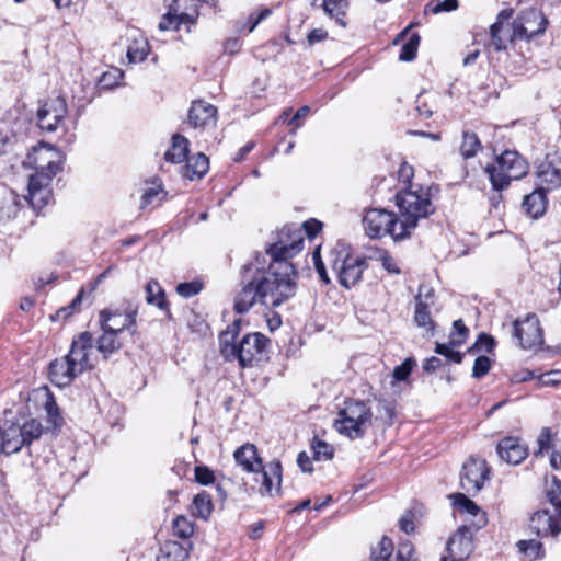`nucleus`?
<instances>
[{
    "instance_id": "26",
    "label": "nucleus",
    "mask_w": 561,
    "mask_h": 561,
    "mask_svg": "<svg viewBox=\"0 0 561 561\" xmlns=\"http://www.w3.org/2000/svg\"><path fill=\"white\" fill-rule=\"evenodd\" d=\"M522 207L533 218L542 216L547 207L546 192L537 187L524 197Z\"/></svg>"
},
{
    "instance_id": "23",
    "label": "nucleus",
    "mask_w": 561,
    "mask_h": 561,
    "mask_svg": "<svg viewBox=\"0 0 561 561\" xmlns=\"http://www.w3.org/2000/svg\"><path fill=\"white\" fill-rule=\"evenodd\" d=\"M216 114L217 108L214 105L203 101H196L192 103L190 108L188 122L195 128L207 127L215 125Z\"/></svg>"
},
{
    "instance_id": "8",
    "label": "nucleus",
    "mask_w": 561,
    "mask_h": 561,
    "mask_svg": "<svg viewBox=\"0 0 561 561\" xmlns=\"http://www.w3.org/2000/svg\"><path fill=\"white\" fill-rule=\"evenodd\" d=\"M485 173L493 187L506 188L511 181L519 180L528 173V163L516 150H505L495 164H489Z\"/></svg>"
},
{
    "instance_id": "19",
    "label": "nucleus",
    "mask_w": 561,
    "mask_h": 561,
    "mask_svg": "<svg viewBox=\"0 0 561 561\" xmlns=\"http://www.w3.org/2000/svg\"><path fill=\"white\" fill-rule=\"evenodd\" d=\"M515 26H523L527 31L522 32V38L529 41L531 37L541 34L546 30L547 21L543 14L537 9H529L524 11L514 21Z\"/></svg>"
},
{
    "instance_id": "37",
    "label": "nucleus",
    "mask_w": 561,
    "mask_h": 561,
    "mask_svg": "<svg viewBox=\"0 0 561 561\" xmlns=\"http://www.w3.org/2000/svg\"><path fill=\"white\" fill-rule=\"evenodd\" d=\"M430 302H416L414 312L415 323L427 331L434 329V321L430 313Z\"/></svg>"
},
{
    "instance_id": "50",
    "label": "nucleus",
    "mask_w": 561,
    "mask_h": 561,
    "mask_svg": "<svg viewBox=\"0 0 561 561\" xmlns=\"http://www.w3.org/2000/svg\"><path fill=\"white\" fill-rule=\"evenodd\" d=\"M454 346L444 343H437L435 347V352L439 355L445 356L448 360L454 362L456 364H460L462 362L463 355L460 352L454 351Z\"/></svg>"
},
{
    "instance_id": "48",
    "label": "nucleus",
    "mask_w": 561,
    "mask_h": 561,
    "mask_svg": "<svg viewBox=\"0 0 561 561\" xmlns=\"http://www.w3.org/2000/svg\"><path fill=\"white\" fill-rule=\"evenodd\" d=\"M415 365H416L415 359H413L411 357L407 358L401 365L397 366L393 369V373H392L393 379L396 381L405 380L410 376V374Z\"/></svg>"
},
{
    "instance_id": "58",
    "label": "nucleus",
    "mask_w": 561,
    "mask_h": 561,
    "mask_svg": "<svg viewBox=\"0 0 561 561\" xmlns=\"http://www.w3.org/2000/svg\"><path fill=\"white\" fill-rule=\"evenodd\" d=\"M322 228V224L317 219H310L304 222L305 233L309 238L316 237Z\"/></svg>"
},
{
    "instance_id": "61",
    "label": "nucleus",
    "mask_w": 561,
    "mask_h": 561,
    "mask_svg": "<svg viewBox=\"0 0 561 561\" xmlns=\"http://www.w3.org/2000/svg\"><path fill=\"white\" fill-rule=\"evenodd\" d=\"M416 110L420 113V115L425 118L431 117L433 114L432 108L428 106L426 100L422 94H420L416 99Z\"/></svg>"
},
{
    "instance_id": "35",
    "label": "nucleus",
    "mask_w": 561,
    "mask_h": 561,
    "mask_svg": "<svg viewBox=\"0 0 561 561\" xmlns=\"http://www.w3.org/2000/svg\"><path fill=\"white\" fill-rule=\"evenodd\" d=\"M482 149V145L473 131H463L460 145V154L465 159L474 157Z\"/></svg>"
},
{
    "instance_id": "31",
    "label": "nucleus",
    "mask_w": 561,
    "mask_h": 561,
    "mask_svg": "<svg viewBox=\"0 0 561 561\" xmlns=\"http://www.w3.org/2000/svg\"><path fill=\"white\" fill-rule=\"evenodd\" d=\"M188 551L176 541L164 542L159 550L156 561H186Z\"/></svg>"
},
{
    "instance_id": "27",
    "label": "nucleus",
    "mask_w": 561,
    "mask_h": 561,
    "mask_svg": "<svg viewBox=\"0 0 561 561\" xmlns=\"http://www.w3.org/2000/svg\"><path fill=\"white\" fill-rule=\"evenodd\" d=\"M38 394L43 397V408L46 412L47 423L54 430L60 428L62 426L64 419L54 396L48 389L41 390Z\"/></svg>"
},
{
    "instance_id": "40",
    "label": "nucleus",
    "mask_w": 561,
    "mask_h": 561,
    "mask_svg": "<svg viewBox=\"0 0 561 561\" xmlns=\"http://www.w3.org/2000/svg\"><path fill=\"white\" fill-rule=\"evenodd\" d=\"M420 35L412 34L408 42L403 44L399 59L402 61H411L416 57L417 47L420 45Z\"/></svg>"
},
{
    "instance_id": "12",
    "label": "nucleus",
    "mask_w": 561,
    "mask_h": 561,
    "mask_svg": "<svg viewBox=\"0 0 561 561\" xmlns=\"http://www.w3.org/2000/svg\"><path fill=\"white\" fill-rule=\"evenodd\" d=\"M137 308L127 310L104 309L99 313V323L102 330H110L119 334L127 330L130 335H135L137 332Z\"/></svg>"
},
{
    "instance_id": "43",
    "label": "nucleus",
    "mask_w": 561,
    "mask_h": 561,
    "mask_svg": "<svg viewBox=\"0 0 561 561\" xmlns=\"http://www.w3.org/2000/svg\"><path fill=\"white\" fill-rule=\"evenodd\" d=\"M194 533L193 524L184 516H178L173 522L174 536L187 539Z\"/></svg>"
},
{
    "instance_id": "29",
    "label": "nucleus",
    "mask_w": 561,
    "mask_h": 561,
    "mask_svg": "<svg viewBox=\"0 0 561 561\" xmlns=\"http://www.w3.org/2000/svg\"><path fill=\"white\" fill-rule=\"evenodd\" d=\"M453 499L454 505L458 506L461 512L467 513L477 518V522L474 523V526L477 528H481L485 525V514L481 512V510L474 502H472L470 499H468L465 494L461 493L453 495Z\"/></svg>"
},
{
    "instance_id": "4",
    "label": "nucleus",
    "mask_w": 561,
    "mask_h": 561,
    "mask_svg": "<svg viewBox=\"0 0 561 561\" xmlns=\"http://www.w3.org/2000/svg\"><path fill=\"white\" fill-rule=\"evenodd\" d=\"M241 319H237L220 334V352L227 360L238 359L241 367L253 366L267 357L270 340L262 333L244 334L238 340Z\"/></svg>"
},
{
    "instance_id": "20",
    "label": "nucleus",
    "mask_w": 561,
    "mask_h": 561,
    "mask_svg": "<svg viewBox=\"0 0 561 561\" xmlns=\"http://www.w3.org/2000/svg\"><path fill=\"white\" fill-rule=\"evenodd\" d=\"M538 453L543 454L551 451L550 454V466L558 470L561 468V433L558 432L552 434L551 430L545 427L541 430L538 437Z\"/></svg>"
},
{
    "instance_id": "21",
    "label": "nucleus",
    "mask_w": 561,
    "mask_h": 561,
    "mask_svg": "<svg viewBox=\"0 0 561 561\" xmlns=\"http://www.w3.org/2000/svg\"><path fill=\"white\" fill-rule=\"evenodd\" d=\"M499 457L508 465H519L528 455L527 447L518 438L505 437L496 446Z\"/></svg>"
},
{
    "instance_id": "54",
    "label": "nucleus",
    "mask_w": 561,
    "mask_h": 561,
    "mask_svg": "<svg viewBox=\"0 0 561 561\" xmlns=\"http://www.w3.org/2000/svg\"><path fill=\"white\" fill-rule=\"evenodd\" d=\"M195 480L203 485H208L214 482V472L205 466H197L195 468Z\"/></svg>"
},
{
    "instance_id": "16",
    "label": "nucleus",
    "mask_w": 561,
    "mask_h": 561,
    "mask_svg": "<svg viewBox=\"0 0 561 561\" xmlns=\"http://www.w3.org/2000/svg\"><path fill=\"white\" fill-rule=\"evenodd\" d=\"M43 434L42 424L32 419L24 424H10L8 426V447L10 450H21L24 445H30L33 440L38 439Z\"/></svg>"
},
{
    "instance_id": "3",
    "label": "nucleus",
    "mask_w": 561,
    "mask_h": 561,
    "mask_svg": "<svg viewBox=\"0 0 561 561\" xmlns=\"http://www.w3.org/2000/svg\"><path fill=\"white\" fill-rule=\"evenodd\" d=\"M96 360L93 335L82 332L73 339L68 354L49 364V379L58 387L69 386L76 377L93 369Z\"/></svg>"
},
{
    "instance_id": "42",
    "label": "nucleus",
    "mask_w": 561,
    "mask_h": 561,
    "mask_svg": "<svg viewBox=\"0 0 561 561\" xmlns=\"http://www.w3.org/2000/svg\"><path fill=\"white\" fill-rule=\"evenodd\" d=\"M346 7L345 0H324L323 9L331 16L335 18L336 21L345 26V23L341 16L344 15V8Z\"/></svg>"
},
{
    "instance_id": "53",
    "label": "nucleus",
    "mask_w": 561,
    "mask_h": 561,
    "mask_svg": "<svg viewBox=\"0 0 561 561\" xmlns=\"http://www.w3.org/2000/svg\"><path fill=\"white\" fill-rule=\"evenodd\" d=\"M396 561H415L414 548L410 541H402L399 545Z\"/></svg>"
},
{
    "instance_id": "5",
    "label": "nucleus",
    "mask_w": 561,
    "mask_h": 561,
    "mask_svg": "<svg viewBox=\"0 0 561 561\" xmlns=\"http://www.w3.org/2000/svg\"><path fill=\"white\" fill-rule=\"evenodd\" d=\"M233 458L243 471L254 474V481L261 484L259 489L261 495L273 496L279 493L282 465L278 460H273L265 466L256 446L249 443L237 448Z\"/></svg>"
},
{
    "instance_id": "15",
    "label": "nucleus",
    "mask_w": 561,
    "mask_h": 561,
    "mask_svg": "<svg viewBox=\"0 0 561 561\" xmlns=\"http://www.w3.org/2000/svg\"><path fill=\"white\" fill-rule=\"evenodd\" d=\"M68 113L66 100L57 96L37 110V124L42 130L55 131Z\"/></svg>"
},
{
    "instance_id": "32",
    "label": "nucleus",
    "mask_w": 561,
    "mask_h": 561,
    "mask_svg": "<svg viewBox=\"0 0 561 561\" xmlns=\"http://www.w3.org/2000/svg\"><path fill=\"white\" fill-rule=\"evenodd\" d=\"M145 291L147 304L156 306L161 310L168 309L164 290L157 280H149L145 286Z\"/></svg>"
},
{
    "instance_id": "47",
    "label": "nucleus",
    "mask_w": 561,
    "mask_h": 561,
    "mask_svg": "<svg viewBox=\"0 0 561 561\" xmlns=\"http://www.w3.org/2000/svg\"><path fill=\"white\" fill-rule=\"evenodd\" d=\"M203 289V284L199 280L180 283L175 287V291L183 298H191L197 295Z\"/></svg>"
},
{
    "instance_id": "44",
    "label": "nucleus",
    "mask_w": 561,
    "mask_h": 561,
    "mask_svg": "<svg viewBox=\"0 0 561 561\" xmlns=\"http://www.w3.org/2000/svg\"><path fill=\"white\" fill-rule=\"evenodd\" d=\"M453 332L449 336V343L451 346H460L468 337L469 330L462 322V320H456L453 324Z\"/></svg>"
},
{
    "instance_id": "51",
    "label": "nucleus",
    "mask_w": 561,
    "mask_h": 561,
    "mask_svg": "<svg viewBox=\"0 0 561 561\" xmlns=\"http://www.w3.org/2000/svg\"><path fill=\"white\" fill-rule=\"evenodd\" d=\"M491 369V359L484 355H480L476 358L473 368H472V377L480 379L484 377Z\"/></svg>"
},
{
    "instance_id": "6",
    "label": "nucleus",
    "mask_w": 561,
    "mask_h": 561,
    "mask_svg": "<svg viewBox=\"0 0 561 561\" xmlns=\"http://www.w3.org/2000/svg\"><path fill=\"white\" fill-rule=\"evenodd\" d=\"M396 204L399 208L397 218L401 227L399 236H405V239L416 228L419 220L427 218L435 210L430 194L423 190L397 193Z\"/></svg>"
},
{
    "instance_id": "1",
    "label": "nucleus",
    "mask_w": 561,
    "mask_h": 561,
    "mask_svg": "<svg viewBox=\"0 0 561 561\" xmlns=\"http://www.w3.org/2000/svg\"><path fill=\"white\" fill-rule=\"evenodd\" d=\"M302 244V231L286 226L279 233V240L267 249L272 259L268 270L256 276L262 306L276 308L295 296L296 272L289 259L300 252Z\"/></svg>"
},
{
    "instance_id": "41",
    "label": "nucleus",
    "mask_w": 561,
    "mask_h": 561,
    "mask_svg": "<svg viewBox=\"0 0 561 561\" xmlns=\"http://www.w3.org/2000/svg\"><path fill=\"white\" fill-rule=\"evenodd\" d=\"M123 77L124 72L121 69L112 68L101 76L99 87L101 89H112L121 83Z\"/></svg>"
},
{
    "instance_id": "46",
    "label": "nucleus",
    "mask_w": 561,
    "mask_h": 561,
    "mask_svg": "<svg viewBox=\"0 0 561 561\" xmlns=\"http://www.w3.org/2000/svg\"><path fill=\"white\" fill-rule=\"evenodd\" d=\"M547 496L554 511H561V480L556 476L551 479V485L547 490Z\"/></svg>"
},
{
    "instance_id": "64",
    "label": "nucleus",
    "mask_w": 561,
    "mask_h": 561,
    "mask_svg": "<svg viewBox=\"0 0 561 561\" xmlns=\"http://www.w3.org/2000/svg\"><path fill=\"white\" fill-rule=\"evenodd\" d=\"M297 463L304 472H312L311 460L309 456L302 451L297 457Z\"/></svg>"
},
{
    "instance_id": "52",
    "label": "nucleus",
    "mask_w": 561,
    "mask_h": 561,
    "mask_svg": "<svg viewBox=\"0 0 561 561\" xmlns=\"http://www.w3.org/2000/svg\"><path fill=\"white\" fill-rule=\"evenodd\" d=\"M163 191L160 185L147 188L142 194L140 207L145 208L148 205L154 204L156 202H160L162 199L160 197Z\"/></svg>"
},
{
    "instance_id": "13",
    "label": "nucleus",
    "mask_w": 561,
    "mask_h": 561,
    "mask_svg": "<svg viewBox=\"0 0 561 561\" xmlns=\"http://www.w3.org/2000/svg\"><path fill=\"white\" fill-rule=\"evenodd\" d=\"M490 470L486 461L482 458L470 457L463 465L460 472V486L468 494L474 495L481 491L484 482L489 479Z\"/></svg>"
},
{
    "instance_id": "10",
    "label": "nucleus",
    "mask_w": 561,
    "mask_h": 561,
    "mask_svg": "<svg viewBox=\"0 0 561 561\" xmlns=\"http://www.w3.org/2000/svg\"><path fill=\"white\" fill-rule=\"evenodd\" d=\"M513 339L523 350H534L543 344V332L538 317L527 314L524 319L513 322Z\"/></svg>"
},
{
    "instance_id": "63",
    "label": "nucleus",
    "mask_w": 561,
    "mask_h": 561,
    "mask_svg": "<svg viewBox=\"0 0 561 561\" xmlns=\"http://www.w3.org/2000/svg\"><path fill=\"white\" fill-rule=\"evenodd\" d=\"M380 260H381L383 268L387 270L389 273H394V274L400 273V270L397 267L394 260L390 255L385 253L381 255Z\"/></svg>"
},
{
    "instance_id": "49",
    "label": "nucleus",
    "mask_w": 561,
    "mask_h": 561,
    "mask_svg": "<svg viewBox=\"0 0 561 561\" xmlns=\"http://www.w3.org/2000/svg\"><path fill=\"white\" fill-rule=\"evenodd\" d=\"M494 346V339L491 335L481 333L476 343L468 350V352L474 353L476 351H485L486 353H491Z\"/></svg>"
},
{
    "instance_id": "55",
    "label": "nucleus",
    "mask_w": 561,
    "mask_h": 561,
    "mask_svg": "<svg viewBox=\"0 0 561 561\" xmlns=\"http://www.w3.org/2000/svg\"><path fill=\"white\" fill-rule=\"evenodd\" d=\"M428 7L434 14L450 12L457 9L458 0H437L435 4H430Z\"/></svg>"
},
{
    "instance_id": "24",
    "label": "nucleus",
    "mask_w": 561,
    "mask_h": 561,
    "mask_svg": "<svg viewBox=\"0 0 561 561\" xmlns=\"http://www.w3.org/2000/svg\"><path fill=\"white\" fill-rule=\"evenodd\" d=\"M538 188L551 191L561 186V171L550 161L541 162L537 168Z\"/></svg>"
},
{
    "instance_id": "9",
    "label": "nucleus",
    "mask_w": 561,
    "mask_h": 561,
    "mask_svg": "<svg viewBox=\"0 0 561 561\" xmlns=\"http://www.w3.org/2000/svg\"><path fill=\"white\" fill-rule=\"evenodd\" d=\"M363 226L370 238L389 234L394 241L405 239V236H399L401 227L397 215L386 209L371 208L366 210L363 217Z\"/></svg>"
},
{
    "instance_id": "56",
    "label": "nucleus",
    "mask_w": 561,
    "mask_h": 561,
    "mask_svg": "<svg viewBox=\"0 0 561 561\" xmlns=\"http://www.w3.org/2000/svg\"><path fill=\"white\" fill-rule=\"evenodd\" d=\"M415 300L416 302H430V306H432L434 304V289L425 284L420 285Z\"/></svg>"
},
{
    "instance_id": "39",
    "label": "nucleus",
    "mask_w": 561,
    "mask_h": 561,
    "mask_svg": "<svg viewBox=\"0 0 561 561\" xmlns=\"http://www.w3.org/2000/svg\"><path fill=\"white\" fill-rule=\"evenodd\" d=\"M517 547L520 553L526 554L531 559H542L545 557L542 543L538 540H520L517 542Z\"/></svg>"
},
{
    "instance_id": "25",
    "label": "nucleus",
    "mask_w": 561,
    "mask_h": 561,
    "mask_svg": "<svg viewBox=\"0 0 561 561\" xmlns=\"http://www.w3.org/2000/svg\"><path fill=\"white\" fill-rule=\"evenodd\" d=\"M185 160L186 164L183 167L182 175L191 181L201 180L209 169V160L202 152Z\"/></svg>"
},
{
    "instance_id": "30",
    "label": "nucleus",
    "mask_w": 561,
    "mask_h": 561,
    "mask_svg": "<svg viewBox=\"0 0 561 561\" xmlns=\"http://www.w3.org/2000/svg\"><path fill=\"white\" fill-rule=\"evenodd\" d=\"M188 140L179 134L173 135L170 149L165 152L164 159L172 163H181L187 159Z\"/></svg>"
},
{
    "instance_id": "33",
    "label": "nucleus",
    "mask_w": 561,
    "mask_h": 561,
    "mask_svg": "<svg viewBox=\"0 0 561 561\" xmlns=\"http://www.w3.org/2000/svg\"><path fill=\"white\" fill-rule=\"evenodd\" d=\"M150 50L147 39L142 36L134 38L127 48V58L130 64L141 62Z\"/></svg>"
},
{
    "instance_id": "7",
    "label": "nucleus",
    "mask_w": 561,
    "mask_h": 561,
    "mask_svg": "<svg viewBox=\"0 0 561 561\" xmlns=\"http://www.w3.org/2000/svg\"><path fill=\"white\" fill-rule=\"evenodd\" d=\"M371 421L370 407L362 400L350 399L339 410L333 427L339 434L351 439H357L365 436Z\"/></svg>"
},
{
    "instance_id": "22",
    "label": "nucleus",
    "mask_w": 561,
    "mask_h": 561,
    "mask_svg": "<svg viewBox=\"0 0 561 561\" xmlns=\"http://www.w3.org/2000/svg\"><path fill=\"white\" fill-rule=\"evenodd\" d=\"M472 551L469 529L461 527L447 542V552L453 561H465Z\"/></svg>"
},
{
    "instance_id": "59",
    "label": "nucleus",
    "mask_w": 561,
    "mask_h": 561,
    "mask_svg": "<svg viewBox=\"0 0 561 561\" xmlns=\"http://www.w3.org/2000/svg\"><path fill=\"white\" fill-rule=\"evenodd\" d=\"M327 37H328V32L325 30L314 28L308 34L307 41H308V44L311 46V45H314L317 43L324 41Z\"/></svg>"
},
{
    "instance_id": "60",
    "label": "nucleus",
    "mask_w": 561,
    "mask_h": 561,
    "mask_svg": "<svg viewBox=\"0 0 561 561\" xmlns=\"http://www.w3.org/2000/svg\"><path fill=\"white\" fill-rule=\"evenodd\" d=\"M400 529L407 534H410L414 530L413 524V514L411 512H407L399 522Z\"/></svg>"
},
{
    "instance_id": "62",
    "label": "nucleus",
    "mask_w": 561,
    "mask_h": 561,
    "mask_svg": "<svg viewBox=\"0 0 561 561\" xmlns=\"http://www.w3.org/2000/svg\"><path fill=\"white\" fill-rule=\"evenodd\" d=\"M313 259H314V265H316V270L321 278V280L324 283V284H329L330 283V278L328 276V273H327V270L324 267V264L323 262L320 260L319 257V254L318 252H314L313 254Z\"/></svg>"
},
{
    "instance_id": "18",
    "label": "nucleus",
    "mask_w": 561,
    "mask_h": 561,
    "mask_svg": "<svg viewBox=\"0 0 561 561\" xmlns=\"http://www.w3.org/2000/svg\"><path fill=\"white\" fill-rule=\"evenodd\" d=\"M242 288L234 297V311L239 314L247 313L254 305L261 304V290L256 276L248 282L243 280Z\"/></svg>"
},
{
    "instance_id": "11",
    "label": "nucleus",
    "mask_w": 561,
    "mask_h": 561,
    "mask_svg": "<svg viewBox=\"0 0 561 561\" xmlns=\"http://www.w3.org/2000/svg\"><path fill=\"white\" fill-rule=\"evenodd\" d=\"M512 14V10H502L490 27L491 44L497 51L506 49L507 45L514 41L523 39L522 32L527 31L523 26H515L514 22H508Z\"/></svg>"
},
{
    "instance_id": "34",
    "label": "nucleus",
    "mask_w": 561,
    "mask_h": 561,
    "mask_svg": "<svg viewBox=\"0 0 561 561\" xmlns=\"http://www.w3.org/2000/svg\"><path fill=\"white\" fill-rule=\"evenodd\" d=\"M193 515L202 518V519H208L213 512V502L211 496L203 491L195 495L193 499Z\"/></svg>"
},
{
    "instance_id": "36",
    "label": "nucleus",
    "mask_w": 561,
    "mask_h": 561,
    "mask_svg": "<svg viewBox=\"0 0 561 561\" xmlns=\"http://www.w3.org/2000/svg\"><path fill=\"white\" fill-rule=\"evenodd\" d=\"M195 18L187 14V13H181V14H173L171 12H168L164 14L159 23V28L161 31H168V30H179L180 24L182 23H194Z\"/></svg>"
},
{
    "instance_id": "17",
    "label": "nucleus",
    "mask_w": 561,
    "mask_h": 561,
    "mask_svg": "<svg viewBox=\"0 0 561 561\" xmlns=\"http://www.w3.org/2000/svg\"><path fill=\"white\" fill-rule=\"evenodd\" d=\"M529 528L539 537L557 536L561 533V511L539 510L529 520Z\"/></svg>"
},
{
    "instance_id": "14",
    "label": "nucleus",
    "mask_w": 561,
    "mask_h": 561,
    "mask_svg": "<svg viewBox=\"0 0 561 561\" xmlns=\"http://www.w3.org/2000/svg\"><path fill=\"white\" fill-rule=\"evenodd\" d=\"M332 267L337 274L340 284L345 288L355 286L367 268L366 259L358 255L345 254L342 259H335Z\"/></svg>"
},
{
    "instance_id": "45",
    "label": "nucleus",
    "mask_w": 561,
    "mask_h": 561,
    "mask_svg": "<svg viewBox=\"0 0 561 561\" xmlns=\"http://www.w3.org/2000/svg\"><path fill=\"white\" fill-rule=\"evenodd\" d=\"M312 451L313 459L321 461L330 460L333 457L334 449L328 443L320 439H314L312 443Z\"/></svg>"
},
{
    "instance_id": "2",
    "label": "nucleus",
    "mask_w": 561,
    "mask_h": 561,
    "mask_svg": "<svg viewBox=\"0 0 561 561\" xmlns=\"http://www.w3.org/2000/svg\"><path fill=\"white\" fill-rule=\"evenodd\" d=\"M62 153L51 145L41 142L27 153L23 164L34 170L28 176L25 198L34 209H42L50 202L53 194L50 183L61 170Z\"/></svg>"
},
{
    "instance_id": "57",
    "label": "nucleus",
    "mask_w": 561,
    "mask_h": 561,
    "mask_svg": "<svg viewBox=\"0 0 561 561\" xmlns=\"http://www.w3.org/2000/svg\"><path fill=\"white\" fill-rule=\"evenodd\" d=\"M83 293H84L83 289H81L78 293V295L72 299L71 304L68 307H64L58 310L57 316L60 318L69 317L72 313V311L80 306V304L82 301Z\"/></svg>"
},
{
    "instance_id": "38",
    "label": "nucleus",
    "mask_w": 561,
    "mask_h": 561,
    "mask_svg": "<svg viewBox=\"0 0 561 561\" xmlns=\"http://www.w3.org/2000/svg\"><path fill=\"white\" fill-rule=\"evenodd\" d=\"M393 552V542L392 540L383 536L379 543L373 548L370 561H389L391 554Z\"/></svg>"
},
{
    "instance_id": "28",
    "label": "nucleus",
    "mask_w": 561,
    "mask_h": 561,
    "mask_svg": "<svg viewBox=\"0 0 561 561\" xmlns=\"http://www.w3.org/2000/svg\"><path fill=\"white\" fill-rule=\"evenodd\" d=\"M119 335V333L110 330H102V334L94 341L98 352L103 355L104 359H107L113 353L121 350L122 342Z\"/></svg>"
}]
</instances>
